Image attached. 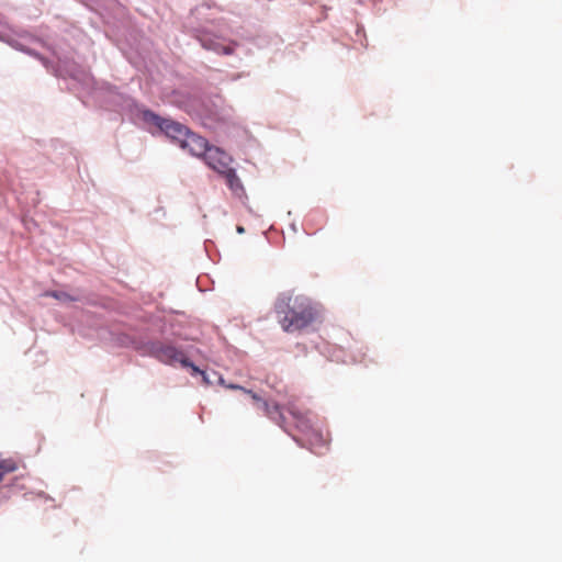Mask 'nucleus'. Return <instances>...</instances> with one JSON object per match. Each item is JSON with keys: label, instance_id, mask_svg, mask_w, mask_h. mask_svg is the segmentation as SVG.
<instances>
[{"label": "nucleus", "instance_id": "f257e3e1", "mask_svg": "<svg viewBox=\"0 0 562 562\" xmlns=\"http://www.w3.org/2000/svg\"><path fill=\"white\" fill-rule=\"evenodd\" d=\"M273 311L278 324L289 334L306 329L318 317V310L310 297L291 291L277 296Z\"/></svg>", "mask_w": 562, "mask_h": 562}, {"label": "nucleus", "instance_id": "f03ea898", "mask_svg": "<svg viewBox=\"0 0 562 562\" xmlns=\"http://www.w3.org/2000/svg\"><path fill=\"white\" fill-rule=\"evenodd\" d=\"M144 120L150 124L156 125L161 132L170 139L177 142L179 145L182 143L188 133V128L173 120L161 117L151 111L144 112Z\"/></svg>", "mask_w": 562, "mask_h": 562}, {"label": "nucleus", "instance_id": "7ed1b4c3", "mask_svg": "<svg viewBox=\"0 0 562 562\" xmlns=\"http://www.w3.org/2000/svg\"><path fill=\"white\" fill-rule=\"evenodd\" d=\"M155 356L165 363L173 364L181 363L182 367L191 368L193 373H202L187 357L186 355L172 346H160L155 349Z\"/></svg>", "mask_w": 562, "mask_h": 562}, {"label": "nucleus", "instance_id": "20e7f679", "mask_svg": "<svg viewBox=\"0 0 562 562\" xmlns=\"http://www.w3.org/2000/svg\"><path fill=\"white\" fill-rule=\"evenodd\" d=\"M203 160L211 169L220 175H222L224 171H228V168H231L232 164V157L215 146H212L209 149L206 155L203 157Z\"/></svg>", "mask_w": 562, "mask_h": 562}, {"label": "nucleus", "instance_id": "39448f33", "mask_svg": "<svg viewBox=\"0 0 562 562\" xmlns=\"http://www.w3.org/2000/svg\"><path fill=\"white\" fill-rule=\"evenodd\" d=\"M180 147L187 149L193 156L203 158L212 146L202 136L188 131Z\"/></svg>", "mask_w": 562, "mask_h": 562}, {"label": "nucleus", "instance_id": "423d86ee", "mask_svg": "<svg viewBox=\"0 0 562 562\" xmlns=\"http://www.w3.org/2000/svg\"><path fill=\"white\" fill-rule=\"evenodd\" d=\"M284 409L292 415V417L296 420V427L302 431H306L311 428L310 419L307 418V413L300 409L293 402H289Z\"/></svg>", "mask_w": 562, "mask_h": 562}, {"label": "nucleus", "instance_id": "0eeeda50", "mask_svg": "<svg viewBox=\"0 0 562 562\" xmlns=\"http://www.w3.org/2000/svg\"><path fill=\"white\" fill-rule=\"evenodd\" d=\"M222 176L225 178L227 186L235 193L240 195L243 193V184L236 171L233 168H228V171H224Z\"/></svg>", "mask_w": 562, "mask_h": 562}, {"label": "nucleus", "instance_id": "6e6552de", "mask_svg": "<svg viewBox=\"0 0 562 562\" xmlns=\"http://www.w3.org/2000/svg\"><path fill=\"white\" fill-rule=\"evenodd\" d=\"M15 463L11 460H0V482L8 473L15 471Z\"/></svg>", "mask_w": 562, "mask_h": 562}, {"label": "nucleus", "instance_id": "1a4fd4ad", "mask_svg": "<svg viewBox=\"0 0 562 562\" xmlns=\"http://www.w3.org/2000/svg\"><path fill=\"white\" fill-rule=\"evenodd\" d=\"M265 415H267L269 418H274L276 415L280 417V419H283L281 406L277 403H270L268 404L267 408L265 409Z\"/></svg>", "mask_w": 562, "mask_h": 562}, {"label": "nucleus", "instance_id": "9d476101", "mask_svg": "<svg viewBox=\"0 0 562 562\" xmlns=\"http://www.w3.org/2000/svg\"><path fill=\"white\" fill-rule=\"evenodd\" d=\"M47 295H50V296H53L59 301H63V302H68V301L75 300L72 296H70L66 292H59V291L48 292Z\"/></svg>", "mask_w": 562, "mask_h": 562}, {"label": "nucleus", "instance_id": "9b49d317", "mask_svg": "<svg viewBox=\"0 0 562 562\" xmlns=\"http://www.w3.org/2000/svg\"><path fill=\"white\" fill-rule=\"evenodd\" d=\"M245 393L250 395V397L259 405L261 401H263L262 397H260L257 393L252 392L251 390H245Z\"/></svg>", "mask_w": 562, "mask_h": 562}, {"label": "nucleus", "instance_id": "f8f14e48", "mask_svg": "<svg viewBox=\"0 0 562 562\" xmlns=\"http://www.w3.org/2000/svg\"><path fill=\"white\" fill-rule=\"evenodd\" d=\"M227 387L232 389V390H240L243 392H245V390H246L245 387L237 385V384H229Z\"/></svg>", "mask_w": 562, "mask_h": 562}, {"label": "nucleus", "instance_id": "ddd939ff", "mask_svg": "<svg viewBox=\"0 0 562 562\" xmlns=\"http://www.w3.org/2000/svg\"><path fill=\"white\" fill-rule=\"evenodd\" d=\"M268 404H269V402H268V401H266V400H263V401H261V403H260L258 406H259V408H260L262 412H265V409L267 408Z\"/></svg>", "mask_w": 562, "mask_h": 562}, {"label": "nucleus", "instance_id": "4468645a", "mask_svg": "<svg viewBox=\"0 0 562 562\" xmlns=\"http://www.w3.org/2000/svg\"><path fill=\"white\" fill-rule=\"evenodd\" d=\"M232 52H233V50H232V48H229V47H224V54H227V55H228V54H232Z\"/></svg>", "mask_w": 562, "mask_h": 562}, {"label": "nucleus", "instance_id": "2eb2a0df", "mask_svg": "<svg viewBox=\"0 0 562 562\" xmlns=\"http://www.w3.org/2000/svg\"><path fill=\"white\" fill-rule=\"evenodd\" d=\"M237 231H238V233H243V232H244V228L239 226V227L237 228Z\"/></svg>", "mask_w": 562, "mask_h": 562}]
</instances>
